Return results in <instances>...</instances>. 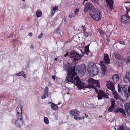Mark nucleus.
<instances>
[{
	"label": "nucleus",
	"mask_w": 130,
	"mask_h": 130,
	"mask_svg": "<svg viewBox=\"0 0 130 130\" xmlns=\"http://www.w3.org/2000/svg\"><path fill=\"white\" fill-rule=\"evenodd\" d=\"M75 66L72 68L70 64L65 66V68L68 73L65 82L66 83H68L69 84L74 82V84L77 86L78 89H81L82 88L83 84L81 82L79 77L76 76L74 78V80L73 79L74 77L77 74L75 72Z\"/></svg>",
	"instance_id": "obj_1"
},
{
	"label": "nucleus",
	"mask_w": 130,
	"mask_h": 130,
	"mask_svg": "<svg viewBox=\"0 0 130 130\" xmlns=\"http://www.w3.org/2000/svg\"><path fill=\"white\" fill-rule=\"evenodd\" d=\"M110 62V59L109 58L107 54H104V56L103 59V61H101L100 62V65L101 66L102 70V74L103 75H104L105 71H106V66L104 65V63L106 64H109Z\"/></svg>",
	"instance_id": "obj_2"
},
{
	"label": "nucleus",
	"mask_w": 130,
	"mask_h": 130,
	"mask_svg": "<svg viewBox=\"0 0 130 130\" xmlns=\"http://www.w3.org/2000/svg\"><path fill=\"white\" fill-rule=\"evenodd\" d=\"M87 71L90 75L93 76L97 75L99 73L98 69L93 63L89 65Z\"/></svg>",
	"instance_id": "obj_3"
},
{
	"label": "nucleus",
	"mask_w": 130,
	"mask_h": 130,
	"mask_svg": "<svg viewBox=\"0 0 130 130\" xmlns=\"http://www.w3.org/2000/svg\"><path fill=\"white\" fill-rule=\"evenodd\" d=\"M90 14L93 19L96 21H98L100 20L102 17V14L100 12L95 9L91 11Z\"/></svg>",
	"instance_id": "obj_4"
},
{
	"label": "nucleus",
	"mask_w": 130,
	"mask_h": 130,
	"mask_svg": "<svg viewBox=\"0 0 130 130\" xmlns=\"http://www.w3.org/2000/svg\"><path fill=\"white\" fill-rule=\"evenodd\" d=\"M81 55L74 51H72L69 53L68 57L74 61H78L80 58Z\"/></svg>",
	"instance_id": "obj_5"
},
{
	"label": "nucleus",
	"mask_w": 130,
	"mask_h": 130,
	"mask_svg": "<svg viewBox=\"0 0 130 130\" xmlns=\"http://www.w3.org/2000/svg\"><path fill=\"white\" fill-rule=\"evenodd\" d=\"M76 69V71L82 75H83L86 71L85 65L84 64L77 66Z\"/></svg>",
	"instance_id": "obj_6"
},
{
	"label": "nucleus",
	"mask_w": 130,
	"mask_h": 130,
	"mask_svg": "<svg viewBox=\"0 0 130 130\" xmlns=\"http://www.w3.org/2000/svg\"><path fill=\"white\" fill-rule=\"evenodd\" d=\"M121 22L125 24L130 23V17L126 14L123 15L121 18Z\"/></svg>",
	"instance_id": "obj_7"
},
{
	"label": "nucleus",
	"mask_w": 130,
	"mask_h": 130,
	"mask_svg": "<svg viewBox=\"0 0 130 130\" xmlns=\"http://www.w3.org/2000/svg\"><path fill=\"white\" fill-rule=\"evenodd\" d=\"M93 6L91 3L90 2H87L85 6L84 9V11L85 13H86L89 10H91L93 9Z\"/></svg>",
	"instance_id": "obj_8"
},
{
	"label": "nucleus",
	"mask_w": 130,
	"mask_h": 130,
	"mask_svg": "<svg viewBox=\"0 0 130 130\" xmlns=\"http://www.w3.org/2000/svg\"><path fill=\"white\" fill-rule=\"evenodd\" d=\"M18 119L15 122L16 125L18 127H20L22 126L23 124L22 117H17Z\"/></svg>",
	"instance_id": "obj_9"
},
{
	"label": "nucleus",
	"mask_w": 130,
	"mask_h": 130,
	"mask_svg": "<svg viewBox=\"0 0 130 130\" xmlns=\"http://www.w3.org/2000/svg\"><path fill=\"white\" fill-rule=\"evenodd\" d=\"M17 117H22V106L21 105H19L17 108Z\"/></svg>",
	"instance_id": "obj_10"
},
{
	"label": "nucleus",
	"mask_w": 130,
	"mask_h": 130,
	"mask_svg": "<svg viewBox=\"0 0 130 130\" xmlns=\"http://www.w3.org/2000/svg\"><path fill=\"white\" fill-rule=\"evenodd\" d=\"M125 110L128 115L130 116V103H126L124 104Z\"/></svg>",
	"instance_id": "obj_11"
},
{
	"label": "nucleus",
	"mask_w": 130,
	"mask_h": 130,
	"mask_svg": "<svg viewBox=\"0 0 130 130\" xmlns=\"http://www.w3.org/2000/svg\"><path fill=\"white\" fill-rule=\"evenodd\" d=\"M106 86L108 88L110 89L113 91L115 90L114 84L111 82L107 81Z\"/></svg>",
	"instance_id": "obj_12"
},
{
	"label": "nucleus",
	"mask_w": 130,
	"mask_h": 130,
	"mask_svg": "<svg viewBox=\"0 0 130 130\" xmlns=\"http://www.w3.org/2000/svg\"><path fill=\"white\" fill-rule=\"evenodd\" d=\"M105 1L106 2L107 6L111 10L113 9V0H105Z\"/></svg>",
	"instance_id": "obj_13"
},
{
	"label": "nucleus",
	"mask_w": 130,
	"mask_h": 130,
	"mask_svg": "<svg viewBox=\"0 0 130 130\" xmlns=\"http://www.w3.org/2000/svg\"><path fill=\"white\" fill-rule=\"evenodd\" d=\"M123 81L125 83L130 82V73L129 72L126 73L125 76L123 78Z\"/></svg>",
	"instance_id": "obj_14"
},
{
	"label": "nucleus",
	"mask_w": 130,
	"mask_h": 130,
	"mask_svg": "<svg viewBox=\"0 0 130 130\" xmlns=\"http://www.w3.org/2000/svg\"><path fill=\"white\" fill-rule=\"evenodd\" d=\"M70 113L71 115L73 116H78L80 112L77 110L75 109L71 110L70 111Z\"/></svg>",
	"instance_id": "obj_15"
},
{
	"label": "nucleus",
	"mask_w": 130,
	"mask_h": 130,
	"mask_svg": "<svg viewBox=\"0 0 130 130\" xmlns=\"http://www.w3.org/2000/svg\"><path fill=\"white\" fill-rule=\"evenodd\" d=\"M114 56L116 58L120 60H122L123 59L122 55L119 53H115L114 54Z\"/></svg>",
	"instance_id": "obj_16"
},
{
	"label": "nucleus",
	"mask_w": 130,
	"mask_h": 130,
	"mask_svg": "<svg viewBox=\"0 0 130 130\" xmlns=\"http://www.w3.org/2000/svg\"><path fill=\"white\" fill-rule=\"evenodd\" d=\"M86 88H94L95 89V91L96 93H97L98 94V93H99L98 92V90L96 88L95 85H88L86 86Z\"/></svg>",
	"instance_id": "obj_17"
},
{
	"label": "nucleus",
	"mask_w": 130,
	"mask_h": 130,
	"mask_svg": "<svg viewBox=\"0 0 130 130\" xmlns=\"http://www.w3.org/2000/svg\"><path fill=\"white\" fill-rule=\"evenodd\" d=\"M119 76L117 74L113 75L112 77V79L114 83H116L119 80Z\"/></svg>",
	"instance_id": "obj_18"
},
{
	"label": "nucleus",
	"mask_w": 130,
	"mask_h": 130,
	"mask_svg": "<svg viewBox=\"0 0 130 130\" xmlns=\"http://www.w3.org/2000/svg\"><path fill=\"white\" fill-rule=\"evenodd\" d=\"M88 82L89 84H90V85H93L92 84H95V83L96 82V80L92 78H89L88 80Z\"/></svg>",
	"instance_id": "obj_19"
},
{
	"label": "nucleus",
	"mask_w": 130,
	"mask_h": 130,
	"mask_svg": "<svg viewBox=\"0 0 130 130\" xmlns=\"http://www.w3.org/2000/svg\"><path fill=\"white\" fill-rule=\"evenodd\" d=\"M99 92L102 95L103 97L106 98H108V95L105 93H104L103 91L100 90Z\"/></svg>",
	"instance_id": "obj_20"
},
{
	"label": "nucleus",
	"mask_w": 130,
	"mask_h": 130,
	"mask_svg": "<svg viewBox=\"0 0 130 130\" xmlns=\"http://www.w3.org/2000/svg\"><path fill=\"white\" fill-rule=\"evenodd\" d=\"M17 76H21L22 75L24 78H26V75L25 73L23 71H21L19 73H18L16 74Z\"/></svg>",
	"instance_id": "obj_21"
},
{
	"label": "nucleus",
	"mask_w": 130,
	"mask_h": 130,
	"mask_svg": "<svg viewBox=\"0 0 130 130\" xmlns=\"http://www.w3.org/2000/svg\"><path fill=\"white\" fill-rule=\"evenodd\" d=\"M113 94L114 97L116 99L118 100L120 98V96L119 95V94H118V92L115 91L113 92Z\"/></svg>",
	"instance_id": "obj_22"
},
{
	"label": "nucleus",
	"mask_w": 130,
	"mask_h": 130,
	"mask_svg": "<svg viewBox=\"0 0 130 130\" xmlns=\"http://www.w3.org/2000/svg\"><path fill=\"white\" fill-rule=\"evenodd\" d=\"M51 106L52 109L56 111L58 109V107L57 105L54 103L52 104V105H51Z\"/></svg>",
	"instance_id": "obj_23"
},
{
	"label": "nucleus",
	"mask_w": 130,
	"mask_h": 130,
	"mask_svg": "<svg viewBox=\"0 0 130 130\" xmlns=\"http://www.w3.org/2000/svg\"><path fill=\"white\" fill-rule=\"evenodd\" d=\"M36 16L38 17H41L42 15V12L40 10H37L36 12Z\"/></svg>",
	"instance_id": "obj_24"
},
{
	"label": "nucleus",
	"mask_w": 130,
	"mask_h": 130,
	"mask_svg": "<svg viewBox=\"0 0 130 130\" xmlns=\"http://www.w3.org/2000/svg\"><path fill=\"white\" fill-rule=\"evenodd\" d=\"M89 44L87 46L85 47V48L84 52L85 54H86L87 55H88V53L89 52Z\"/></svg>",
	"instance_id": "obj_25"
},
{
	"label": "nucleus",
	"mask_w": 130,
	"mask_h": 130,
	"mask_svg": "<svg viewBox=\"0 0 130 130\" xmlns=\"http://www.w3.org/2000/svg\"><path fill=\"white\" fill-rule=\"evenodd\" d=\"M48 95V93H45L44 94L41 96V98L42 99H43L47 98Z\"/></svg>",
	"instance_id": "obj_26"
},
{
	"label": "nucleus",
	"mask_w": 130,
	"mask_h": 130,
	"mask_svg": "<svg viewBox=\"0 0 130 130\" xmlns=\"http://www.w3.org/2000/svg\"><path fill=\"white\" fill-rule=\"evenodd\" d=\"M44 121L46 124H49V121L47 117H45L44 118Z\"/></svg>",
	"instance_id": "obj_27"
},
{
	"label": "nucleus",
	"mask_w": 130,
	"mask_h": 130,
	"mask_svg": "<svg viewBox=\"0 0 130 130\" xmlns=\"http://www.w3.org/2000/svg\"><path fill=\"white\" fill-rule=\"evenodd\" d=\"M124 60L125 61L126 63H128L130 61V57L127 56L125 58Z\"/></svg>",
	"instance_id": "obj_28"
},
{
	"label": "nucleus",
	"mask_w": 130,
	"mask_h": 130,
	"mask_svg": "<svg viewBox=\"0 0 130 130\" xmlns=\"http://www.w3.org/2000/svg\"><path fill=\"white\" fill-rule=\"evenodd\" d=\"M121 108H116L114 110V111L115 113H118L119 112H120Z\"/></svg>",
	"instance_id": "obj_29"
},
{
	"label": "nucleus",
	"mask_w": 130,
	"mask_h": 130,
	"mask_svg": "<svg viewBox=\"0 0 130 130\" xmlns=\"http://www.w3.org/2000/svg\"><path fill=\"white\" fill-rule=\"evenodd\" d=\"M76 15L74 13H71L69 14V17L70 19L74 17Z\"/></svg>",
	"instance_id": "obj_30"
},
{
	"label": "nucleus",
	"mask_w": 130,
	"mask_h": 130,
	"mask_svg": "<svg viewBox=\"0 0 130 130\" xmlns=\"http://www.w3.org/2000/svg\"><path fill=\"white\" fill-rule=\"evenodd\" d=\"M74 119L76 120H77L78 119L79 120H80L82 119H84V117H77L76 116H74Z\"/></svg>",
	"instance_id": "obj_31"
},
{
	"label": "nucleus",
	"mask_w": 130,
	"mask_h": 130,
	"mask_svg": "<svg viewBox=\"0 0 130 130\" xmlns=\"http://www.w3.org/2000/svg\"><path fill=\"white\" fill-rule=\"evenodd\" d=\"M114 108V107L111 106L108 108V111L110 112H111L113 110Z\"/></svg>",
	"instance_id": "obj_32"
},
{
	"label": "nucleus",
	"mask_w": 130,
	"mask_h": 130,
	"mask_svg": "<svg viewBox=\"0 0 130 130\" xmlns=\"http://www.w3.org/2000/svg\"><path fill=\"white\" fill-rule=\"evenodd\" d=\"M111 106L115 107V102L113 99L111 101Z\"/></svg>",
	"instance_id": "obj_33"
},
{
	"label": "nucleus",
	"mask_w": 130,
	"mask_h": 130,
	"mask_svg": "<svg viewBox=\"0 0 130 130\" xmlns=\"http://www.w3.org/2000/svg\"><path fill=\"white\" fill-rule=\"evenodd\" d=\"M96 86L98 88L100 87V85L99 83L98 82V80H96V82L95 83V84Z\"/></svg>",
	"instance_id": "obj_34"
},
{
	"label": "nucleus",
	"mask_w": 130,
	"mask_h": 130,
	"mask_svg": "<svg viewBox=\"0 0 130 130\" xmlns=\"http://www.w3.org/2000/svg\"><path fill=\"white\" fill-rule=\"evenodd\" d=\"M121 109V110L120 112L122 113L124 116H125L126 114L124 110H123L122 108Z\"/></svg>",
	"instance_id": "obj_35"
},
{
	"label": "nucleus",
	"mask_w": 130,
	"mask_h": 130,
	"mask_svg": "<svg viewBox=\"0 0 130 130\" xmlns=\"http://www.w3.org/2000/svg\"><path fill=\"white\" fill-rule=\"evenodd\" d=\"M121 88L122 90V91L124 92L127 91V90L123 86L122 87H121Z\"/></svg>",
	"instance_id": "obj_36"
},
{
	"label": "nucleus",
	"mask_w": 130,
	"mask_h": 130,
	"mask_svg": "<svg viewBox=\"0 0 130 130\" xmlns=\"http://www.w3.org/2000/svg\"><path fill=\"white\" fill-rule=\"evenodd\" d=\"M124 96L126 98H127L129 96V95L127 91L124 92Z\"/></svg>",
	"instance_id": "obj_37"
},
{
	"label": "nucleus",
	"mask_w": 130,
	"mask_h": 130,
	"mask_svg": "<svg viewBox=\"0 0 130 130\" xmlns=\"http://www.w3.org/2000/svg\"><path fill=\"white\" fill-rule=\"evenodd\" d=\"M98 97L99 100L102 99V97H103L102 95L100 94V93H98Z\"/></svg>",
	"instance_id": "obj_38"
},
{
	"label": "nucleus",
	"mask_w": 130,
	"mask_h": 130,
	"mask_svg": "<svg viewBox=\"0 0 130 130\" xmlns=\"http://www.w3.org/2000/svg\"><path fill=\"white\" fill-rule=\"evenodd\" d=\"M84 36L86 37H87L88 36V33L85 31L83 32Z\"/></svg>",
	"instance_id": "obj_39"
},
{
	"label": "nucleus",
	"mask_w": 130,
	"mask_h": 130,
	"mask_svg": "<svg viewBox=\"0 0 130 130\" xmlns=\"http://www.w3.org/2000/svg\"><path fill=\"white\" fill-rule=\"evenodd\" d=\"M79 9H76L74 11V14L76 15L78 14V12L79 11Z\"/></svg>",
	"instance_id": "obj_40"
},
{
	"label": "nucleus",
	"mask_w": 130,
	"mask_h": 130,
	"mask_svg": "<svg viewBox=\"0 0 130 130\" xmlns=\"http://www.w3.org/2000/svg\"><path fill=\"white\" fill-rule=\"evenodd\" d=\"M102 37L103 38L105 39V38H106L107 37V35L105 33H104L102 35H101Z\"/></svg>",
	"instance_id": "obj_41"
},
{
	"label": "nucleus",
	"mask_w": 130,
	"mask_h": 130,
	"mask_svg": "<svg viewBox=\"0 0 130 130\" xmlns=\"http://www.w3.org/2000/svg\"><path fill=\"white\" fill-rule=\"evenodd\" d=\"M58 8V6H55L53 8V10L54 11H55L57 10Z\"/></svg>",
	"instance_id": "obj_42"
},
{
	"label": "nucleus",
	"mask_w": 130,
	"mask_h": 130,
	"mask_svg": "<svg viewBox=\"0 0 130 130\" xmlns=\"http://www.w3.org/2000/svg\"><path fill=\"white\" fill-rule=\"evenodd\" d=\"M118 130H124L123 126L122 125L120 126L118 128Z\"/></svg>",
	"instance_id": "obj_43"
},
{
	"label": "nucleus",
	"mask_w": 130,
	"mask_h": 130,
	"mask_svg": "<svg viewBox=\"0 0 130 130\" xmlns=\"http://www.w3.org/2000/svg\"><path fill=\"white\" fill-rule=\"evenodd\" d=\"M48 88L47 87H46L44 90V92L46 93H48Z\"/></svg>",
	"instance_id": "obj_44"
},
{
	"label": "nucleus",
	"mask_w": 130,
	"mask_h": 130,
	"mask_svg": "<svg viewBox=\"0 0 130 130\" xmlns=\"http://www.w3.org/2000/svg\"><path fill=\"white\" fill-rule=\"evenodd\" d=\"M118 92H121V88L119 86V84L118 85Z\"/></svg>",
	"instance_id": "obj_45"
},
{
	"label": "nucleus",
	"mask_w": 130,
	"mask_h": 130,
	"mask_svg": "<svg viewBox=\"0 0 130 130\" xmlns=\"http://www.w3.org/2000/svg\"><path fill=\"white\" fill-rule=\"evenodd\" d=\"M98 30L99 31V33H100V35H101L103 34L104 33H105L104 32L103 30Z\"/></svg>",
	"instance_id": "obj_46"
},
{
	"label": "nucleus",
	"mask_w": 130,
	"mask_h": 130,
	"mask_svg": "<svg viewBox=\"0 0 130 130\" xmlns=\"http://www.w3.org/2000/svg\"><path fill=\"white\" fill-rule=\"evenodd\" d=\"M43 34L42 32L38 36V38L39 39L41 38L43 36Z\"/></svg>",
	"instance_id": "obj_47"
},
{
	"label": "nucleus",
	"mask_w": 130,
	"mask_h": 130,
	"mask_svg": "<svg viewBox=\"0 0 130 130\" xmlns=\"http://www.w3.org/2000/svg\"><path fill=\"white\" fill-rule=\"evenodd\" d=\"M107 26L108 27H110V28H113V26L112 25L111 23H110Z\"/></svg>",
	"instance_id": "obj_48"
},
{
	"label": "nucleus",
	"mask_w": 130,
	"mask_h": 130,
	"mask_svg": "<svg viewBox=\"0 0 130 130\" xmlns=\"http://www.w3.org/2000/svg\"><path fill=\"white\" fill-rule=\"evenodd\" d=\"M94 3H98V1L100 0H91Z\"/></svg>",
	"instance_id": "obj_49"
},
{
	"label": "nucleus",
	"mask_w": 130,
	"mask_h": 130,
	"mask_svg": "<svg viewBox=\"0 0 130 130\" xmlns=\"http://www.w3.org/2000/svg\"><path fill=\"white\" fill-rule=\"evenodd\" d=\"M119 43L121 44H123V45H125L124 42L123 41H119Z\"/></svg>",
	"instance_id": "obj_50"
},
{
	"label": "nucleus",
	"mask_w": 130,
	"mask_h": 130,
	"mask_svg": "<svg viewBox=\"0 0 130 130\" xmlns=\"http://www.w3.org/2000/svg\"><path fill=\"white\" fill-rule=\"evenodd\" d=\"M83 27V32L86 31V28L84 26H82Z\"/></svg>",
	"instance_id": "obj_51"
},
{
	"label": "nucleus",
	"mask_w": 130,
	"mask_h": 130,
	"mask_svg": "<svg viewBox=\"0 0 130 130\" xmlns=\"http://www.w3.org/2000/svg\"><path fill=\"white\" fill-rule=\"evenodd\" d=\"M55 11H54L53 10L52 11L51 13V14L52 16H53L54 15L55 13Z\"/></svg>",
	"instance_id": "obj_52"
},
{
	"label": "nucleus",
	"mask_w": 130,
	"mask_h": 130,
	"mask_svg": "<svg viewBox=\"0 0 130 130\" xmlns=\"http://www.w3.org/2000/svg\"><path fill=\"white\" fill-rule=\"evenodd\" d=\"M59 35L61 36H62L63 35V33L61 31H60L59 33Z\"/></svg>",
	"instance_id": "obj_53"
},
{
	"label": "nucleus",
	"mask_w": 130,
	"mask_h": 130,
	"mask_svg": "<svg viewBox=\"0 0 130 130\" xmlns=\"http://www.w3.org/2000/svg\"><path fill=\"white\" fill-rule=\"evenodd\" d=\"M69 55V54L68 52H67L66 54H65L64 55V56L65 57H66L68 55V56Z\"/></svg>",
	"instance_id": "obj_54"
},
{
	"label": "nucleus",
	"mask_w": 130,
	"mask_h": 130,
	"mask_svg": "<svg viewBox=\"0 0 130 130\" xmlns=\"http://www.w3.org/2000/svg\"><path fill=\"white\" fill-rule=\"evenodd\" d=\"M128 91L129 93L130 94V86L128 87Z\"/></svg>",
	"instance_id": "obj_55"
},
{
	"label": "nucleus",
	"mask_w": 130,
	"mask_h": 130,
	"mask_svg": "<svg viewBox=\"0 0 130 130\" xmlns=\"http://www.w3.org/2000/svg\"><path fill=\"white\" fill-rule=\"evenodd\" d=\"M32 35V32H30L29 34V35L30 36H31Z\"/></svg>",
	"instance_id": "obj_56"
},
{
	"label": "nucleus",
	"mask_w": 130,
	"mask_h": 130,
	"mask_svg": "<svg viewBox=\"0 0 130 130\" xmlns=\"http://www.w3.org/2000/svg\"><path fill=\"white\" fill-rule=\"evenodd\" d=\"M52 78L53 79H55V77L54 75H53L52 76Z\"/></svg>",
	"instance_id": "obj_57"
},
{
	"label": "nucleus",
	"mask_w": 130,
	"mask_h": 130,
	"mask_svg": "<svg viewBox=\"0 0 130 130\" xmlns=\"http://www.w3.org/2000/svg\"><path fill=\"white\" fill-rule=\"evenodd\" d=\"M48 104H51V105H52V104H54V103H52L51 102H48Z\"/></svg>",
	"instance_id": "obj_58"
},
{
	"label": "nucleus",
	"mask_w": 130,
	"mask_h": 130,
	"mask_svg": "<svg viewBox=\"0 0 130 130\" xmlns=\"http://www.w3.org/2000/svg\"><path fill=\"white\" fill-rule=\"evenodd\" d=\"M85 117L86 118H87V117H88V115H87L86 114H85Z\"/></svg>",
	"instance_id": "obj_59"
},
{
	"label": "nucleus",
	"mask_w": 130,
	"mask_h": 130,
	"mask_svg": "<svg viewBox=\"0 0 130 130\" xmlns=\"http://www.w3.org/2000/svg\"><path fill=\"white\" fill-rule=\"evenodd\" d=\"M102 117V116H99V117L100 118H101V117Z\"/></svg>",
	"instance_id": "obj_60"
},
{
	"label": "nucleus",
	"mask_w": 130,
	"mask_h": 130,
	"mask_svg": "<svg viewBox=\"0 0 130 130\" xmlns=\"http://www.w3.org/2000/svg\"><path fill=\"white\" fill-rule=\"evenodd\" d=\"M130 3V2H125V3Z\"/></svg>",
	"instance_id": "obj_61"
},
{
	"label": "nucleus",
	"mask_w": 130,
	"mask_h": 130,
	"mask_svg": "<svg viewBox=\"0 0 130 130\" xmlns=\"http://www.w3.org/2000/svg\"><path fill=\"white\" fill-rule=\"evenodd\" d=\"M88 0H84V1H87Z\"/></svg>",
	"instance_id": "obj_62"
},
{
	"label": "nucleus",
	"mask_w": 130,
	"mask_h": 130,
	"mask_svg": "<svg viewBox=\"0 0 130 130\" xmlns=\"http://www.w3.org/2000/svg\"><path fill=\"white\" fill-rule=\"evenodd\" d=\"M55 60H57V58H55Z\"/></svg>",
	"instance_id": "obj_63"
},
{
	"label": "nucleus",
	"mask_w": 130,
	"mask_h": 130,
	"mask_svg": "<svg viewBox=\"0 0 130 130\" xmlns=\"http://www.w3.org/2000/svg\"><path fill=\"white\" fill-rule=\"evenodd\" d=\"M60 104V103H58L57 104V105H59Z\"/></svg>",
	"instance_id": "obj_64"
}]
</instances>
